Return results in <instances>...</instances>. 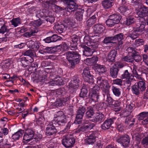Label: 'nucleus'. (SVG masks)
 Wrapping results in <instances>:
<instances>
[{
	"mask_svg": "<svg viewBox=\"0 0 148 148\" xmlns=\"http://www.w3.org/2000/svg\"><path fill=\"white\" fill-rule=\"evenodd\" d=\"M114 36L106 37L102 42L105 44L113 43L114 41Z\"/></svg>",
	"mask_w": 148,
	"mask_h": 148,
	"instance_id": "a18cd8bd",
	"label": "nucleus"
},
{
	"mask_svg": "<svg viewBox=\"0 0 148 148\" xmlns=\"http://www.w3.org/2000/svg\"><path fill=\"white\" fill-rule=\"evenodd\" d=\"M23 54L25 56H30V57H34L36 56L35 52L31 49L27 50L23 53Z\"/></svg>",
	"mask_w": 148,
	"mask_h": 148,
	"instance_id": "8fccbe9b",
	"label": "nucleus"
},
{
	"mask_svg": "<svg viewBox=\"0 0 148 148\" xmlns=\"http://www.w3.org/2000/svg\"><path fill=\"white\" fill-rule=\"evenodd\" d=\"M105 81L107 80L103 79L101 77L99 76L97 78V83L100 86L103 84Z\"/></svg>",
	"mask_w": 148,
	"mask_h": 148,
	"instance_id": "0e129e2a",
	"label": "nucleus"
},
{
	"mask_svg": "<svg viewBox=\"0 0 148 148\" xmlns=\"http://www.w3.org/2000/svg\"><path fill=\"white\" fill-rule=\"evenodd\" d=\"M141 0H132L131 5L134 6L140 5L141 4Z\"/></svg>",
	"mask_w": 148,
	"mask_h": 148,
	"instance_id": "e2e57ef3",
	"label": "nucleus"
},
{
	"mask_svg": "<svg viewBox=\"0 0 148 148\" xmlns=\"http://www.w3.org/2000/svg\"><path fill=\"white\" fill-rule=\"evenodd\" d=\"M97 21L96 15H94L91 17L87 21V25L90 27L94 24Z\"/></svg>",
	"mask_w": 148,
	"mask_h": 148,
	"instance_id": "79ce46f5",
	"label": "nucleus"
},
{
	"mask_svg": "<svg viewBox=\"0 0 148 148\" xmlns=\"http://www.w3.org/2000/svg\"><path fill=\"white\" fill-rule=\"evenodd\" d=\"M122 60L126 62H132L133 61V60L132 56L129 55L123 57L122 58Z\"/></svg>",
	"mask_w": 148,
	"mask_h": 148,
	"instance_id": "4d7b16f0",
	"label": "nucleus"
},
{
	"mask_svg": "<svg viewBox=\"0 0 148 148\" xmlns=\"http://www.w3.org/2000/svg\"><path fill=\"white\" fill-rule=\"evenodd\" d=\"M66 59L71 65V69H74L75 66L80 61L81 55L76 51H68L66 52Z\"/></svg>",
	"mask_w": 148,
	"mask_h": 148,
	"instance_id": "f03ea898",
	"label": "nucleus"
},
{
	"mask_svg": "<svg viewBox=\"0 0 148 148\" xmlns=\"http://www.w3.org/2000/svg\"><path fill=\"white\" fill-rule=\"evenodd\" d=\"M75 143V139L72 136H69L63 138L62 141V144L66 148L71 147Z\"/></svg>",
	"mask_w": 148,
	"mask_h": 148,
	"instance_id": "1a4fd4ad",
	"label": "nucleus"
},
{
	"mask_svg": "<svg viewBox=\"0 0 148 148\" xmlns=\"http://www.w3.org/2000/svg\"><path fill=\"white\" fill-rule=\"evenodd\" d=\"M55 93L57 96H59L60 97L64 96L66 93H68L63 88H60L57 89L56 90Z\"/></svg>",
	"mask_w": 148,
	"mask_h": 148,
	"instance_id": "ea45409f",
	"label": "nucleus"
},
{
	"mask_svg": "<svg viewBox=\"0 0 148 148\" xmlns=\"http://www.w3.org/2000/svg\"><path fill=\"white\" fill-rule=\"evenodd\" d=\"M54 27L56 30L60 34H61L65 31L64 28L65 27L62 24L57 23L55 25Z\"/></svg>",
	"mask_w": 148,
	"mask_h": 148,
	"instance_id": "72a5a7b5",
	"label": "nucleus"
},
{
	"mask_svg": "<svg viewBox=\"0 0 148 148\" xmlns=\"http://www.w3.org/2000/svg\"><path fill=\"white\" fill-rule=\"evenodd\" d=\"M62 24L65 27V28L71 29L74 27V23L71 21V18L69 17L65 18Z\"/></svg>",
	"mask_w": 148,
	"mask_h": 148,
	"instance_id": "5701e85b",
	"label": "nucleus"
},
{
	"mask_svg": "<svg viewBox=\"0 0 148 148\" xmlns=\"http://www.w3.org/2000/svg\"><path fill=\"white\" fill-rule=\"evenodd\" d=\"M103 84L100 86L102 90L103 95V94H107L110 93V85L108 81H105Z\"/></svg>",
	"mask_w": 148,
	"mask_h": 148,
	"instance_id": "393cba45",
	"label": "nucleus"
},
{
	"mask_svg": "<svg viewBox=\"0 0 148 148\" xmlns=\"http://www.w3.org/2000/svg\"><path fill=\"white\" fill-rule=\"evenodd\" d=\"M146 24L145 19L141 18L134 28L133 32L129 33L127 38H130L133 40L136 39L139 35L138 33H141L145 30Z\"/></svg>",
	"mask_w": 148,
	"mask_h": 148,
	"instance_id": "f257e3e1",
	"label": "nucleus"
},
{
	"mask_svg": "<svg viewBox=\"0 0 148 148\" xmlns=\"http://www.w3.org/2000/svg\"><path fill=\"white\" fill-rule=\"evenodd\" d=\"M22 66L24 67H26L29 64L28 59L25 57H22L21 58Z\"/></svg>",
	"mask_w": 148,
	"mask_h": 148,
	"instance_id": "bf43d9fd",
	"label": "nucleus"
},
{
	"mask_svg": "<svg viewBox=\"0 0 148 148\" xmlns=\"http://www.w3.org/2000/svg\"><path fill=\"white\" fill-rule=\"evenodd\" d=\"M104 99L106 98V101L110 105H112L115 107H117L119 106L117 101L114 100L110 96V93L107 94H103Z\"/></svg>",
	"mask_w": 148,
	"mask_h": 148,
	"instance_id": "aec40b11",
	"label": "nucleus"
},
{
	"mask_svg": "<svg viewBox=\"0 0 148 148\" xmlns=\"http://www.w3.org/2000/svg\"><path fill=\"white\" fill-rule=\"evenodd\" d=\"M52 121L49 123L47 127V136L55 135L57 132V130Z\"/></svg>",
	"mask_w": 148,
	"mask_h": 148,
	"instance_id": "f3484780",
	"label": "nucleus"
},
{
	"mask_svg": "<svg viewBox=\"0 0 148 148\" xmlns=\"http://www.w3.org/2000/svg\"><path fill=\"white\" fill-rule=\"evenodd\" d=\"M106 118L105 116L102 113H97L95 116L92 117V119H90V121L94 122L103 121Z\"/></svg>",
	"mask_w": 148,
	"mask_h": 148,
	"instance_id": "6ab92c4d",
	"label": "nucleus"
},
{
	"mask_svg": "<svg viewBox=\"0 0 148 148\" xmlns=\"http://www.w3.org/2000/svg\"><path fill=\"white\" fill-rule=\"evenodd\" d=\"M55 80V84L56 85H61L64 84L63 79L60 77H59L58 79V78L56 77Z\"/></svg>",
	"mask_w": 148,
	"mask_h": 148,
	"instance_id": "13d9d810",
	"label": "nucleus"
},
{
	"mask_svg": "<svg viewBox=\"0 0 148 148\" xmlns=\"http://www.w3.org/2000/svg\"><path fill=\"white\" fill-rule=\"evenodd\" d=\"M135 21V19L133 16H129L126 18L125 24L127 25H129L134 23Z\"/></svg>",
	"mask_w": 148,
	"mask_h": 148,
	"instance_id": "37998d69",
	"label": "nucleus"
},
{
	"mask_svg": "<svg viewBox=\"0 0 148 148\" xmlns=\"http://www.w3.org/2000/svg\"><path fill=\"white\" fill-rule=\"evenodd\" d=\"M55 20V18L53 16H47V25H48V26H49L50 25H49V24L48 23L49 22L51 24H52L54 22Z\"/></svg>",
	"mask_w": 148,
	"mask_h": 148,
	"instance_id": "052dcab7",
	"label": "nucleus"
},
{
	"mask_svg": "<svg viewBox=\"0 0 148 148\" xmlns=\"http://www.w3.org/2000/svg\"><path fill=\"white\" fill-rule=\"evenodd\" d=\"M97 133L96 131L90 132L85 140V143L87 145H93L96 141Z\"/></svg>",
	"mask_w": 148,
	"mask_h": 148,
	"instance_id": "9b49d317",
	"label": "nucleus"
},
{
	"mask_svg": "<svg viewBox=\"0 0 148 148\" xmlns=\"http://www.w3.org/2000/svg\"><path fill=\"white\" fill-rule=\"evenodd\" d=\"M106 24L109 27H111L115 25L116 24V23L111 19L110 18L106 21Z\"/></svg>",
	"mask_w": 148,
	"mask_h": 148,
	"instance_id": "6e6d98bb",
	"label": "nucleus"
},
{
	"mask_svg": "<svg viewBox=\"0 0 148 148\" xmlns=\"http://www.w3.org/2000/svg\"><path fill=\"white\" fill-rule=\"evenodd\" d=\"M63 97L61 98L60 100V102L62 104L63 106L66 105L68 103V101L71 97H73V94L70 93H66V94Z\"/></svg>",
	"mask_w": 148,
	"mask_h": 148,
	"instance_id": "bb28decb",
	"label": "nucleus"
},
{
	"mask_svg": "<svg viewBox=\"0 0 148 148\" xmlns=\"http://www.w3.org/2000/svg\"><path fill=\"white\" fill-rule=\"evenodd\" d=\"M106 107V104L104 102H100L96 105L97 109L99 111L105 109Z\"/></svg>",
	"mask_w": 148,
	"mask_h": 148,
	"instance_id": "603ef678",
	"label": "nucleus"
},
{
	"mask_svg": "<svg viewBox=\"0 0 148 148\" xmlns=\"http://www.w3.org/2000/svg\"><path fill=\"white\" fill-rule=\"evenodd\" d=\"M59 47L58 46L47 47V53H52L58 51Z\"/></svg>",
	"mask_w": 148,
	"mask_h": 148,
	"instance_id": "a19ab883",
	"label": "nucleus"
},
{
	"mask_svg": "<svg viewBox=\"0 0 148 148\" xmlns=\"http://www.w3.org/2000/svg\"><path fill=\"white\" fill-rule=\"evenodd\" d=\"M0 145L3 147H12V145L8 142L7 139L3 140L2 138V134L0 132Z\"/></svg>",
	"mask_w": 148,
	"mask_h": 148,
	"instance_id": "c756f323",
	"label": "nucleus"
},
{
	"mask_svg": "<svg viewBox=\"0 0 148 148\" xmlns=\"http://www.w3.org/2000/svg\"><path fill=\"white\" fill-rule=\"evenodd\" d=\"M73 124L70 121H69L67 124L66 127L64 130L60 131V134H64L65 133L69 131L70 129V127L71 125Z\"/></svg>",
	"mask_w": 148,
	"mask_h": 148,
	"instance_id": "de8ad7c7",
	"label": "nucleus"
},
{
	"mask_svg": "<svg viewBox=\"0 0 148 148\" xmlns=\"http://www.w3.org/2000/svg\"><path fill=\"white\" fill-rule=\"evenodd\" d=\"M83 78L84 81L88 82L90 84L94 85L93 75L88 68H85L82 73Z\"/></svg>",
	"mask_w": 148,
	"mask_h": 148,
	"instance_id": "39448f33",
	"label": "nucleus"
},
{
	"mask_svg": "<svg viewBox=\"0 0 148 148\" xmlns=\"http://www.w3.org/2000/svg\"><path fill=\"white\" fill-rule=\"evenodd\" d=\"M23 133V131L20 130L14 134H13L12 136V139L14 140H18L19 138L21 137Z\"/></svg>",
	"mask_w": 148,
	"mask_h": 148,
	"instance_id": "58836bf2",
	"label": "nucleus"
},
{
	"mask_svg": "<svg viewBox=\"0 0 148 148\" xmlns=\"http://www.w3.org/2000/svg\"><path fill=\"white\" fill-rule=\"evenodd\" d=\"M68 118L66 117H59L56 120H53L52 121L53 123L55 125L58 124V125H64L66 123L67 121Z\"/></svg>",
	"mask_w": 148,
	"mask_h": 148,
	"instance_id": "a878e982",
	"label": "nucleus"
},
{
	"mask_svg": "<svg viewBox=\"0 0 148 148\" xmlns=\"http://www.w3.org/2000/svg\"><path fill=\"white\" fill-rule=\"evenodd\" d=\"M127 51L129 53H131V56L133 60H134L136 62L141 61L142 60V56L140 55L139 53L136 51V49L132 47H129L127 49Z\"/></svg>",
	"mask_w": 148,
	"mask_h": 148,
	"instance_id": "0eeeda50",
	"label": "nucleus"
},
{
	"mask_svg": "<svg viewBox=\"0 0 148 148\" xmlns=\"http://www.w3.org/2000/svg\"><path fill=\"white\" fill-rule=\"evenodd\" d=\"M109 18H111L112 20V19L117 24L120 22L122 17L119 14L116 13L110 15Z\"/></svg>",
	"mask_w": 148,
	"mask_h": 148,
	"instance_id": "7c9ffc66",
	"label": "nucleus"
},
{
	"mask_svg": "<svg viewBox=\"0 0 148 148\" xmlns=\"http://www.w3.org/2000/svg\"><path fill=\"white\" fill-rule=\"evenodd\" d=\"M89 94L88 98L90 100V103L93 102L95 103L98 102L100 101V95H99V90L100 89L99 86L95 85L93 86L92 88H90Z\"/></svg>",
	"mask_w": 148,
	"mask_h": 148,
	"instance_id": "7ed1b4c3",
	"label": "nucleus"
},
{
	"mask_svg": "<svg viewBox=\"0 0 148 148\" xmlns=\"http://www.w3.org/2000/svg\"><path fill=\"white\" fill-rule=\"evenodd\" d=\"M87 111L86 113V117L88 118L92 119V116L94 113V111L93 108L91 107H88L87 108Z\"/></svg>",
	"mask_w": 148,
	"mask_h": 148,
	"instance_id": "f704fd0d",
	"label": "nucleus"
},
{
	"mask_svg": "<svg viewBox=\"0 0 148 148\" xmlns=\"http://www.w3.org/2000/svg\"><path fill=\"white\" fill-rule=\"evenodd\" d=\"M121 78L122 79H126V84L130 86L132 84L133 82L135 81L134 78V76L131 73H130L128 70H125L123 73L121 75Z\"/></svg>",
	"mask_w": 148,
	"mask_h": 148,
	"instance_id": "6e6552de",
	"label": "nucleus"
},
{
	"mask_svg": "<svg viewBox=\"0 0 148 148\" xmlns=\"http://www.w3.org/2000/svg\"><path fill=\"white\" fill-rule=\"evenodd\" d=\"M88 92L87 89H81L79 95L80 97L83 98L87 97Z\"/></svg>",
	"mask_w": 148,
	"mask_h": 148,
	"instance_id": "864d4df0",
	"label": "nucleus"
},
{
	"mask_svg": "<svg viewBox=\"0 0 148 148\" xmlns=\"http://www.w3.org/2000/svg\"><path fill=\"white\" fill-rule=\"evenodd\" d=\"M119 69H117L114 66H113L110 69V75L113 78L117 77Z\"/></svg>",
	"mask_w": 148,
	"mask_h": 148,
	"instance_id": "4c0bfd02",
	"label": "nucleus"
},
{
	"mask_svg": "<svg viewBox=\"0 0 148 148\" xmlns=\"http://www.w3.org/2000/svg\"><path fill=\"white\" fill-rule=\"evenodd\" d=\"M118 11L120 12L121 13L124 14V13L127 11L129 10V9L128 6H122L120 5L118 8Z\"/></svg>",
	"mask_w": 148,
	"mask_h": 148,
	"instance_id": "09e8293b",
	"label": "nucleus"
},
{
	"mask_svg": "<svg viewBox=\"0 0 148 148\" xmlns=\"http://www.w3.org/2000/svg\"><path fill=\"white\" fill-rule=\"evenodd\" d=\"M116 142L125 148H126L129 146L130 142V138L127 135H123L116 140Z\"/></svg>",
	"mask_w": 148,
	"mask_h": 148,
	"instance_id": "9d476101",
	"label": "nucleus"
},
{
	"mask_svg": "<svg viewBox=\"0 0 148 148\" xmlns=\"http://www.w3.org/2000/svg\"><path fill=\"white\" fill-rule=\"evenodd\" d=\"M148 116V112H143L139 114L138 116V120H143L146 117Z\"/></svg>",
	"mask_w": 148,
	"mask_h": 148,
	"instance_id": "3c124183",
	"label": "nucleus"
},
{
	"mask_svg": "<svg viewBox=\"0 0 148 148\" xmlns=\"http://www.w3.org/2000/svg\"><path fill=\"white\" fill-rule=\"evenodd\" d=\"M86 110L85 107L81 106L79 107L77 112L75 119L74 123L76 124H79L83 121L82 120Z\"/></svg>",
	"mask_w": 148,
	"mask_h": 148,
	"instance_id": "423d86ee",
	"label": "nucleus"
},
{
	"mask_svg": "<svg viewBox=\"0 0 148 148\" xmlns=\"http://www.w3.org/2000/svg\"><path fill=\"white\" fill-rule=\"evenodd\" d=\"M117 54L116 50H111L109 53L107 58V63H109L110 65L112 64L115 61V58Z\"/></svg>",
	"mask_w": 148,
	"mask_h": 148,
	"instance_id": "4468645a",
	"label": "nucleus"
},
{
	"mask_svg": "<svg viewBox=\"0 0 148 148\" xmlns=\"http://www.w3.org/2000/svg\"><path fill=\"white\" fill-rule=\"evenodd\" d=\"M63 115V112L62 111H59L56 112V114L54 115V117L53 120H56L58 119H59V117H64L62 116Z\"/></svg>",
	"mask_w": 148,
	"mask_h": 148,
	"instance_id": "69168bd1",
	"label": "nucleus"
},
{
	"mask_svg": "<svg viewBox=\"0 0 148 148\" xmlns=\"http://www.w3.org/2000/svg\"><path fill=\"white\" fill-rule=\"evenodd\" d=\"M80 80L79 78L77 75L73 77L72 80L70 82L69 84L70 88L76 89L78 88L79 86Z\"/></svg>",
	"mask_w": 148,
	"mask_h": 148,
	"instance_id": "a211bd4d",
	"label": "nucleus"
},
{
	"mask_svg": "<svg viewBox=\"0 0 148 148\" xmlns=\"http://www.w3.org/2000/svg\"><path fill=\"white\" fill-rule=\"evenodd\" d=\"M105 29L104 26L101 24H96L94 26V30L96 34H100L103 32Z\"/></svg>",
	"mask_w": 148,
	"mask_h": 148,
	"instance_id": "c85d7f7f",
	"label": "nucleus"
},
{
	"mask_svg": "<svg viewBox=\"0 0 148 148\" xmlns=\"http://www.w3.org/2000/svg\"><path fill=\"white\" fill-rule=\"evenodd\" d=\"M113 83L114 84L119 86H121L123 85V80L121 79H116L113 80Z\"/></svg>",
	"mask_w": 148,
	"mask_h": 148,
	"instance_id": "338daca9",
	"label": "nucleus"
},
{
	"mask_svg": "<svg viewBox=\"0 0 148 148\" xmlns=\"http://www.w3.org/2000/svg\"><path fill=\"white\" fill-rule=\"evenodd\" d=\"M59 0H47V5L49 6H51L52 7Z\"/></svg>",
	"mask_w": 148,
	"mask_h": 148,
	"instance_id": "680f3d73",
	"label": "nucleus"
},
{
	"mask_svg": "<svg viewBox=\"0 0 148 148\" xmlns=\"http://www.w3.org/2000/svg\"><path fill=\"white\" fill-rule=\"evenodd\" d=\"M20 20L19 18H14L11 21L12 25L15 27L18 26V24H20Z\"/></svg>",
	"mask_w": 148,
	"mask_h": 148,
	"instance_id": "5fc2aeb1",
	"label": "nucleus"
},
{
	"mask_svg": "<svg viewBox=\"0 0 148 148\" xmlns=\"http://www.w3.org/2000/svg\"><path fill=\"white\" fill-rule=\"evenodd\" d=\"M114 0H104L101 3L102 6L105 9L110 8L112 6Z\"/></svg>",
	"mask_w": 148,
	"mask_h": 148,
	"instance_id": "473e14b6",
	"label": "nucleus"
},
{
	"mask_svg": "<svg viewBox=\"0 0 148 148\" xmlns=\"http://www.w3.org/2000/svg\"><path fill=\"white\" fill-rule=\"evenodd\" d=\"M132 93L136 95H138L141 91L136 83L132 86Z\"/></svg>",
	"mask_w": 148,
	"mask_h": 148,
	"instance_id": "e433bc0d",
	"label": "nucleus"
},
{
	"mask_svg": "<svg viewBox=\"0 0 148 148\" xmlns=\"http://www.w3.org/2000/svg\"><path fill=\"white\" fill-rule=\"evenodd\" d=\"M112 90L113 94L116 97H119L121 95V90L119 88L113 86L112 87Z\"/></svg>",
	"mask_w": 148,
	"mask_h": 148,
	"instance_id": "49530a36",
	"label": "nucleus"
},
{
	"mask_svg": "<svg viewBox=\"0 0 148 148\" xmlns=\"http://www.w3.org/2000/svg\"><path fill=\"white\" fill-rule=\"evenodd\" d=\"M81 47L82 49L83 55L86 56H91L95 51L94 49H91L84 44H82Z\"/></svg>",
	"mask_w": 148,
	"mask_h": 148,
	"instance_id": "dca6fc26",
	"label": "nucleus"
},
{
	"mask_svg": "<svg viewBox=\"0 0 148 148\" xmlns=\"http://www.w3.org/2000/svg\"><path fill=\"white\" fill-rule=\"evenodd\" d=\"M34 134V132L30 128H28L25 130L23 136V140L27 142H29L33 138Z\"/></svg>",
	"mask_w": 148,
	"mask_h": 148,
	"instance_id": "2eb2a0df",
	"label": "nucleus"
},
{
	"mask_svg": "<svg viewBox=\"0 0 148 148\" xmlns=\"http://www.w3.org/2000/svg\"><path fill=\"white\" fill-rule=\"evenodd\" d=\"M141 10L143 13L146 16H148V8L145 6H143L140 8Z\"/></svg>",
	"mask_w": 148,
	"mask_h": 148,
	"instance_id": "774afa93",
	"label": "nucleus"
},
{
	"mask_svg": "<svg viewBox=\"0 0 148 148\" xmlns=\"http://www.w3.org/2000/svg\"><path fill=\"white\" fill-rule=\"evenodd\" d=\"M80 124H82L83 125H79L77 128L74 130V132L76 134H81L83 132H86L89 130L92 129L95 126L94 123H90L86 120L83 121Z\"/></svg>",
	"mask_w": 148,
	"mask_h": 148,
	"instance_id": "20e7f679",
	"label": "nucleus"
},
{
	"mask_svg": "<svg viewBox=\"0 0 148 148\" xmlns=\"http://www.w3.org/2000/svg\"><path fill=\"white\" fill-rule=\"evenodd\" d=\"M141 91H144L146 89L145 83L144 81H140L135 83Z\"/></svg>",
	"mask_w": 148,
	"mask_h": 148,
	"instance_id": "c03bdc74",
	"label": "nucleus"
},
{
	"mask_svg": "<svg viewBox=\"0 0 148 148\" xmlns=\"http://www.w3.org/2000/svg\"><path fill=\"white\" fill-rule=\"evenodd\" d=\"M79 37L76 35H73L71 37V42L70 43V48L72 50H75L77 49V42Z\"/></svg>",
	"mask_w": 148,
	"mask_h": 148,
	"instance_id": "412c9836",
	"label": "nucleus"
},
{
	"mask_svg": "<svg viewBox=\"0 0 148 148\" xmlns=\"http://www.w3.org/2000/svg\"><path fill=\"white\" fill-rule=\"evenodd\" d=\"M78 6L77 5V8L72 12H74L75 11H76L75 13L76 18L77 20L80 21L83 19V14L84 11L83 9L78 8Z\"/></svg>",
	"mask_w": 148,
	"mask_h": 148,
	"instance_id": "cd10ccee",
	"label": "nucleus"
},
{
	"mask_svg": "<svg viewBox=\"0 0 148 148\" xmlns=\"http://www.w3.org/2000/svg\"><path fill=\"white\" fill-rule=\"evenodd\" d=\"M114 121L111 119H108L106 120L101 125L102 130H106L108 129L111 127L112 124L113 123Z\"/></svg>",
	"mask_w": 148,
	"mask_h": 148,
	"instance_id": "b1692460",
	"label": "nucleus"
},
{
	"mask_svg": "<svg viewBox=\"0 0 148 148\" xmlns=\"http://www.w3.org/2000/svg\"><path fill=\"white\" fill-rule=\"evenodd\" d=\"M135 122V119L133 118L131 116L126 118L125 123L128 125L130 127L132 126L134 124Z\"/></svg>",
	"mask_w": 148,
	"mask_h": 148,
	"instance_id": "c9c22d12",
	"label": "nucleus"
},
{
	"mask_svg": "<svg viewBox=\"0 0 148 148\" xmlns=\"http://www.w3.org/2000/svg\"><path fill=\"white\" fill-rule=\"evenodd\" d=\"M64 2L68 4L66 9L67 12H72L77 8V5L73 1V0H64Z\"/></svg>",
	"mask_w": 148,
	"mask_h": 148,
	"instance_id": "ddd939ff",
	"label": "nucleus"
},
{
	"mask_svg": "<svg viewBox=\"0 0 148 148\" xmlns=\"http://www.w3.org/2000/svg\"><path fill=\"white\" fill-rule=\"evenodd\" d=\"M47 43L55 42L62 39V38L56 34H53L52 32H47Z\"/></svg>",
	"mask_w": 148,
	"mask_h": 148,
	"instance_id": "f8f14e48",
	"label": "nucleus"
},
{
	"mask_svg": "<svg viewBox=\"0 0 148 148\" xmlns=\"http://www.w3.org/2000/svg\"><path fill=\"white\" fill-rule=\"evenodd\" d=\"M114 41L117 40L118 42V45L119 46L123 44V40L124 38V36L123 33H120L114 36Z\"/></svg>",
	"mask_w": 148,
	"mask_h": 148,
	"instance_id": "2f4dec72",
	"label": "nucleus"
},
{
	"mask_svg": "<svg viewBox=\"0 0 148 148\" xmlns=\"http://www.w3.org/2000/svg\"><path fill=\"white\" fill-rule=\"evenodd\" d=\"M94 70L97 73L100 75L105 74L107 72V69L105 66L98 64L95 66Z\"/></svg>",
	"mask_w": 148,
	"mask_h": 148,
	"instance_id": "4be33fe9",
	"label": "nucleus"
}]
</instances>
